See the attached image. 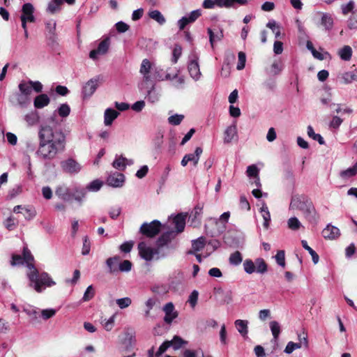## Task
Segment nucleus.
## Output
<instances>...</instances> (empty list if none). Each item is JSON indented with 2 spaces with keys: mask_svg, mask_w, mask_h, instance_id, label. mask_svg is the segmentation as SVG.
Returning <instances> with one entry per match:
<instances>
[{
  "mask_svg": "<svg viewBox=\"0 0 357 357\" xmlns=\"http://www.w3.org/2000/svg\"><path fill=\"white\" fill-rule=\"evenodd\" d=\"M39 146L37 155L43 160H52L65 150L66 136L61 130H53L50 126H42L38 132Z\"/></svg>",
  "mask_w": 357,
  "mask_h": 357,
  "instance_id": "1",
  "label": "nucleus"
},
{
  "mask_svg": "<svg viewBox=\"0 0 357 357\" xmlns=\"http://www.w3.org/2000/svg\"><path fill=\"white\" fill-rule=\"evenodd\" d=\"M33 261V257L27 248H24L23 255H13L10 264L13 266L26 264L29 271L26 273L27 278L30 282L29 286L33 287L38 293H40L45 287L54 286L56 282L51 278L46 272L39 273L38 271L31 263Z\"/></svg>",
  "mask_w": 357,
  "mask_h": 357,
  "instance_id": "2",
  "label": "nucleus"
},
{
  "mask_svg": "<svg viewBox=\"0 0 357 357\" xmlns=\"http://www.w3.org/2000/svg\"><path fill=\"white\" fill-rule=\"evenodd\" d=\"M290 209H298L311 223H317L319 215L311 199L305 195H293L289 204Z\"/></svg>",
  "mask_w": 357,
  "mask_h": 357,
  "instance_id": "3",
  "label": "nucleus"
},
{
  "mask_svg": "<svg viewBox=\"0 0 357 357\" xmlns=\"http://www.w3.org/2000/svg\"><path fill=\"white\" fill-rule=\"evenodd\" d=\"M160 229V222L155 220L149 223H143L140 227L139 231L146 237L153 238L159 234Z\"/></svg>",
  "mask_w": 357,
  "mask_h": 357,
  "instance_id": "4",
  "label": "nucleus"
},
{
  "mask_svg": "<svg viewBox=\"0 0 357 357\" xmlns=\"http://www.w3.org/2000/svg\"><path fill=\"white\" fill-rule=\"evenodd\" d=\"M60 165L63 172L70 174H77L82 169V165L73 158L62 160Z\"/></svg>",
  "mask_w": 357,
  "mask_h": 357,
  "instance_id": "5",
  "label": "nucleus"
},
{
  "mask_svg": "<svg viewBox=\"0 0 357 357\" xmlns=\"http://www.w3.org/2000/svg\"><path fill=\"white\" fill-rule=\"evenodd\" d=\"M198 59L199 57L196 53L192 54V55L190 56V61L188 66L190 75L195 81H198L202 76Z\"/></svg>",
  "mask_w": 357,
  "mask_h": 357,
  "instance_id": "6",
  "label": "nucleus"
},
{
  "mask_svg": "<svg viewBox=\"0 0 357 357\" xmlns=\"http://www.w3.org/2000/svg\"><path fill=\"white\" fill-rule=\"evenodd\" d=\"M176 234L174 231H170L162 234L157 241V248L160 251L162 248H175L176 244H171L172 241L176 237Z\"/></svg>",
  "mask_w": 357,
  "mask_h": 357,
  "instance_id": "7",
  "label": "nucleus"
},
{
  "mask_svg": "<svg viewBox=\"0 0 357 357\" xmlns=\"http://www.w3.org/2000/svg\"><path fill=\"white\" fill-rule=\"evenodd\" d=\"M138 250L140 257L146 261H151L154 255L159 253L158 248L154 249L149 247L144 242L138 244Z\"/></svg>",
  "mask_w": 357,
  "mask_h": 357,
  "instance_id": "8",
  "label": "nucleus"
},
{
  "mask_svg": "<svg viewBox=\"0 0 357 357\" xmlns=\"http://www.w3.org/2000/svg\"><path fill=\"white\" fill-rule=\"evenodd\" d=\"M109 38H105L99 43L98 48L96 50H93L90 52L89 57L93 60H96L98 58V55L105 54L109 50Z\"/></svg>",
  "mask_w": 357,
  "mask_h": 357,
  "instance_id": "9",
  "label": "nucleus"
},
{
  "mask_svg": "<svg viewBox=\"0 0 357 357\" xmlns=\"http://www.w3.org/2000/svg\"><path fill=\"white\" fill-rule=\"evenodd\" d=\"M203 152L201 147H197L194 153L185 154L181 160V165L185 167L189 162H192L193 165L196 167L199 162L200 156Z\"/></svg>",
  "mask_w": 357,
  "mask_h": 357,
  "instance_id": "10",
  "label": "nucleus"
},
{
  "mask_svg": "<svg viewBox=\"0 0 357 357\" xmlns=\"http://www.w3.org/2000/svg\"><path fill=\"white\" fill-rule=\"evenodd\" d=\"M154 67L152 66L151 63L147 59H144L140 66L139 73L143 75L144 82H148L152 81V73Z\"/></svg>",
  "mask_w": 357,
  "mask_h": 357,
  "instance_id": "11",
  "label": "nucleus"
},
{
  "mask_svg": "<svg viewBox=\"0 0 357 357\" xmlns=\"http://www.w3.org/2000/svg\"><path fill=\"white\" fill-rule=\"evenodd\" d=\"M201 15L202 10L200 9H197L192 11L188 17H183L178 21L179 29H184L187 24L195 22Z\"/></svg>",
  "mask_w": 357,
  "mask_h": 357,
  "instance_id": "12",
  "label": "nucleus"
},
{
  "mask_svg": "<svg viewBox=\"0 0 357 357\" xmlns=\"http://www.w3.org/2000/svg\"><path fill=\"white\" fill-rule=\"evenodd\" d=\"M98 78H92L89 79L82 89V96L84 98H90L96 91L98 86Z\"/></svg>",
  "mask_w": 357,
  "mask_h": 357,
  "instance_id": "13",
  "label": "nucleus"
},
{
  "mask_svg": "<svg viewBox=\"0 0 357 357\" xmlns=\"http://www.w3.org/2000/svg\"><path fill=\"white\" fill-rule=\"evenodd\" d=\"M10 101L14 105H18L20 107L24 108L30 104L31 98L18 92L15 93L13 96L10 98Z\"/></svg>",
  "mask_w": 357,
  "mask_h": 357,
  "instance_id": "14",
  "label": "nucleus"
},
{
  "mask_svg": "<svg viewBox=\"0 0 357 357\" xmlns=\"http://www.w3.org/2000/svg\"><path fill=\"white\" fill-rule=\"evenodd\" d=\"M125 181V176L123 174L114 172L111 174L107 180V184L114 188L121 187Z\"/></svg>",
  "mask_w": 357,
  "mask_h": 357,
  "instance_id": "15",
  "label": "nucleus"
},
{
  "mask_svg": "<svg viewBox=\"0 0 357 357\" xmlns=\"http://www.w3.org/2000/svg\"><path fill=\"white\" fill-rule=\"evenodd\" d=\"M124 338L122 340V344H124L127 349L132 348L135 342V333L133 329L128 328L124 331Z\"/></svg>",
  "mask_w": 357,
  "mask_h": 357,
  "instance_id": "16",
  "label": "nucleus"
},
{
  "mask_svg": "<svg viewBox=\"0 0 357 357\" xmlns=\"http://www.w3.org/2000/svg\"><path fill=\"white\" fill-rule=\"evenodd\" d=\"M55 194L63 201H70L73 198L70 188L64 184L59 185L56 188Z\"/></svg>",
  "mask_w": 357,
  "mask_h": 357,
  "instance_id": "17",
  "label": "nucleus"
},
{
  "mask_svg": "<svg viewBox=\"0 0 357 357\" xmlns=\"http://www.w3.org/2000/svg\"><path fill=\"white\" fill-rule=\"evenodd\" d=\"M22 15L20 17H24V20H28L29 22H34L36 18L33 15L34 8L30 3H26L22 8Z\"/></svg>",
  "mask_w": 357,
  "mask_h": 357,
  "instance_id": "18",
  "label": "nucleus"
},
{
  "mask_svg": "<svg viewBox=\"0 0 357 357\" xmlns=\"http://www.w3.org/2000/svg\"><path fill=\"white\" fill-rule=\"evenodd\" d=\"M163 310L165 313V316L164 317V321L167 324H171L172 321L177 317L178 314L176 312H174V306L172 303H167L164 307Z\"/></svg>",
  "mask_w": 357,
  "mask_h": 357,
  "instance_id": "19",
  "label": "nucleus"
},
{
  "mask_svg": "<svg viewBox=\"0 0 357 357\" xmlns=\"http://www.w3.org/2000/svg\"><path fill=\"white\" fill-rule=\"evenodd\" d=\"M340 229L331 225H328L322 231V236L326 239H335L340 236Z\"/></svg>",
  "mask_w": 357,
  "mask_h": 357,
  "instance_id": "20",
  "label": "nucleus"
},
{
  "mask_svg": "<svg viewBox=\"0 0 357 357\" xmlns=\"http://www.w3.org/2000/svg\"><path fill=\"white\" fill-rule=\"evenodd\" d=\"M321 17V25L324 28L326 31H330L333 26L334 20L332 15L326 13H320Z\"/></svg>",
  "mask_w": 357,
  "mask_h": 357,
  "instance_id": "21",
  "label": "nucleus"
},
{
  "mask_svg": "<svg viewBox=\"0 0 357 357\" xmlns=\"http://www.w3.org/2000/svg\"><path fill=\"white\" fill-rule=\"evenodd\" d=\"M206 244V238L203 236L192 241V250L188 252L189 255H195L196 252L202 250Z\"/></svg>",
  "mask_w": 357,
  "mask_h": 357,
  "instance_id": "22",
  "label": "nucleus"
},
{
  "mask_svg": "<svg viewBox=\"0 0 357 357\" xmlns=\"http://www.w3.org/2000/svg\"><path fill=\"white\" fill-rule=\"evenodd\" d=\"M120 260L121 258L119 256L109 257L106 260V265L108 268V272L109 273H115L118 272V267Z\"/></svg>",
  "mask_w": 357,
  "mask_h": 357,
  "instance_id": "23",
  "label": "nucleus"
},
{
  "mask_svg": "<svg viewBox=\"0 0 357 357\" xmlns=\"http://www.w3.org/2000/svg\"><path fill=\"white\" fill-rule=\"evenodd\" d=\"M237 137V128L236 125L228 126L225 131V143H230Z\"/></svg>",
  "mask_w": 357,
  "mask_h": 357,
  "instance_id": "24",
  "label": "nucleus"
},
{
  "mask_svg": "<svg viewBox=\"0 0 357 357\" xmlns=\"http://www.w3.org/2000/svg\"><path fill=\"white\" fill-rule=\"evenodd\" d=\"M119 112L116 110L107 108L104 114V123L105 126H110L113 121L117 118Z\"/></svg>",
  "mask_w": 357,
  "mask_h": 357,
  "instance_id": "25",
  "label": "nucleus"
},
{
  "mask_svg": "<svg viewBox=\"0 0 357 357\" xmlns=\"http://www.w3.org/2000/svg\"><path fill=\"white\" fill-rule=\"evenodd\" d=\"M234 324L238 333L243 337H246L248 333V321L247 320L237 319L235 321Z\"/></svg>",
  "mask_w": 357,
  "mask_h": 357,
  "instance_id": "26",
  "label": "nucleus"
},
{
  "mask_svg": "<svg viewBox=\"0 0 357 357\" xmlns=\"http://www.w3.org/2000/svg\"><path fill=\"white\" fill-rule=\"evenodd\" d=\"M173 222L176 229V233L183 231L185 226V215L178 214L173 220Z\"/></svg>",
  "mask_w": 357,
  "mask_h": 357,
  "instance_id": "27",
  "label": "nucleus"
},
{
  "mask_svg": "<svg viewBox=\"0 0 357 357\" xmlns=\"http://www.w3.org/2000/svg\"><path fill=\"white\" fill-rule=\"evenodd\" d=\"M50 103V98L46 94H40L35 98L34 107L38 109L43 108Z\"/></svg>",
  "mask_w": 357,
  "mask_h": 357,
  "instance_id": "28",
  "label": "nucleus"
},
{
  "mask_svg": "<svg viewBox=\"0 0 357 357\" xmlns=\"http://www.w3.org/2000/svg\"><path fill=\"white\" fill-rule=\"evenodd\" d=\"M260 213L264 219V227L267 229L269 227V222L271 221V214L268 211V206L265 203H263L260 208Z\"/></svg>",
  "mask_w": 357,
  "mask_h": 357,
  "instance_id": "29",
  "label": "nucleus"
},
{
  "mask_svg": "<svg viewBox=\"0 0 357 357\" xmlns=\"http://www.w3.org/2000/svg\"><path fill=\"white\" fill-rule=\"evenodd\" d=\"M24 120L28 126H32L36 124L39 121V116L36 111H31L24 116Z\"/></svg>",
  "mask_w": 357,
  "mask_h": 357,
  "instance_id": "30",
  "label": "nucleus"
},
{
  "mask_svg": "<svg viewBox=\"0 0 357 357\" xmlns=\"http://www.w3.org/2000/svg\"><path fill=\"white\" fill-rule=\"evenodd\" d=\"M236 2L240 5H245L247 0H215L216 5L219 7L231 8Z\"/></svg>",
  "mask_w": 357,
  "mask_h": 357,
  "instance_id": "31",
  "label": "nucleus"
},
{
  "mask_svg": "<svg viewBox=\"0 0 357 357\" xmlns=\"http://www.w3.org/2000/svg\"><path fill=\"white\" fill-rule=\"evenodd\" d=\"M207 32L209 36V41L212 47H213V43L215 41H220L224 37L223 31L222 29H220L217 33H214L211 29L208 28Z\"/></svg>",
  "mask_w": 357,
  "mask_h": 357,
  "instance_id": "32",
  "label": "nucleus"
},
{
  "mask_svg": "<svg viewBox=\"0 0 357 357\" xmlns=\"http://www.w3.org/2000/svg\"><path fill=\"white\" fill-rule=\"evenodd\" d=\"M255 262V271L257 273L264 274L268 271V266L262 258H257Z\"/></svg>",
  "mask_w": 357,
  "mask_h": 357,
  "instance_id": "33",
  "label": "nucleus"
},
{
  "mask_svg": "<svg viewBox=\"0 0 357 357\" xmlns=\"http://www.w3.org/2000/svg\"><path fill=\"white\" fill-rule=\"evenodd\" d=\"M202 213V208L200 207H195L192 211L190 218H192L191 224L194 227L199 225L201 222V215Z\"/></svg>",
  "mask_w": 357,
  "mask_h": 357,
  "instance_id": "34",
  "label": "nucleus"
},
{
  "mask_svg": "<svg viewBox=\"0 0 357 357\" xmlns=\"http://www.w3.org/2000/svg\"><path fill=\"white\" fill-rule=\"evenodd\" d=\"M338 55L344 61H349L352 56V49L349 45H344L342 48L339 50Z\"/></svg>",
  "mask_w": 357,
  "mask_h": 357,
  "instance_id": "35",
  "label": "nucleus"
},
{
  "mask_svg": "<svg viewBox=\"0 0 357 357\" xmlns=\"http://www.w3.org/2000/svg\"><path fill=\"white\" fill-rule=\"evenodd\" d=\"M19 91L21 93L30 97L31 92H32V88L31 85L30 84V81L28 82H21L20 84L18 85Z\"/></svg>",
  "mask_w": 357,
  "mask_h": 357,
  "instance_id": "36",
  "label": "nucleus"
},
{
  "mask_svg": "<svg viewBox=\"0 0 357 357\" xmlns=\"http://www.w3.org/2000/svg\"><path fill=\"white\" fill-rule=\"evenodd\" d=\"M357 174V162L353 167H349L345 170L340 172V176L341 178L347 179L354 176Z\"/></svg>",
  "mask_w": 357,
  "mask_h": 357,
  "instance_id": "37",
  "label": "nucleus"
},
{
  "mask_svg": "<svg viewBox=\"0 0 357 357\" xmlns=\"http://www.w3.org/2000/svg\"><path fill=\"white\" fill-rule=\"evenodd\" d=\"M149 16L152 20L156 21L160 25L164 24L166 22L165 17L158 10H153L149 12Z\"/></svg>",
  "mask_w": 357,
  "mask_h": 357,
  "instance_id": "38",
  "label": "nucleus"
},
{
  "mask_svg": "<svg viewBox=\"0 0 357 357\" xmlns=\"http://www.w3.org/2000/svg\"><path fill=\"white\" fill-rule=\"evenodd\" d=\"M160 93L155 89V86H152L150 90L148 91L147 99L149 102L154 103L159 100Z\"/></svg>",
  "mask_w": 357,
  "mask_h": 357,
  "instance_id": "39",
  "label": "nucleus"
},
{
  "mask_svg": "<svg viewBox=\"0 0 357 357\" xmlns=\"http://www.w3.org/2000/svg\"><path fill=\"white\" fill-rule=\"evenodd\" d=\"M217 293L222 296L223 303L229 304L232 302L233 296L231 291H224L222 289H218Z\"/></svg>",
  "mask_w": 357,
  "mask_h": 357,
  "instance_id": "40",
  "label": "nucleus"
},
{
  "mask_svg": "<svg viewBox=\"0 0 357 357\" xmlns=\"http://www.w3.org/2000/svg\"><path fill=\"white\" fill-rule=\"evenodd\" d=\"M243 261L242 255L239 251L231 253L229 258V262L234 266L239 265Z\"/></svg>",
  "mask_w": 357,
  "mask_h": 357,
  "instance_id": "41",
  "label": "nucleus"
},
{
  "mask_svg": "<svg viewBox=\"0 0 357 357\" xmlns=\"http://www.w3.org/2000/svg\"><path fill=\"white\" fill-rule=\"evenodd\" d=\"M301 244L303 248L307 250L311 255L314 264H317L319 259V255L317 254V252L307 245V243L305 240H302Z\"/></svg>",
  "mask_w": 357,
  "mask_h": 357,
  "instance_id": "42",
  "label": "nucleus"
},
{
  "mask_svg": "<svg viewBox=\"0 0 357 357\" xmlns=\"http://www.w3.org/2000/svg\"><path fill=\"white\" fill-rule=\"evenodd\" d=\"M244 271L248 274H252L256 272L255 271V262L252 259H247L243 261V264Z\"/></svg>",
  "mask_w": 357,
  "mask_h": 357,
  "instance_id": "43",
  "label": "nucleus"
},
{
  "mask_svg": "<svg viewBox=\"0 0 357 357\" xmlns=\"http://www.w3.org/2000/svg\"><path fill=\"white\" fill-rule=\"evenodd\" d=\"M126 158L122 155L116 157L112 163V166L119 170H124L127 166V164H126Z\"/></svg>",
  "mask_w": 357,
  "mask_h": 357,
  "instance_id": "44",
  "label": "nucleus"
},
{
  "mask_svg": "<svg viewBox=\"0 0 357 357\" xmlns=\"http://www.w3.org/2000/svg\"><path fill=\"white\" fill-rule=\"evenodd\" d=\"M61 0H52L47 6V11L51 14L59 11L61 5Z\"/></svg>",
  "mask_w": 357,
  "mask_h": 357,
  "instance_id": "45",
  "label": "nucleus"
},
{
  "mask_svg": "<svg viewBox=\"0 0 357 357\" xmlns=\"http://www.w3.org/2000/svg\"><path fill=\"white\" fill-rule=\"evenodd\" d=\"M269 325L273 338L277 340L281 331L280 326L276 321H271Z\"/></svg>",
  "mask_w": 357,
  "mask_h": 357,
  "instance_id": "46",
  "label": "nucleus"
},
{
  "mask_svg": "<svg viewBox=\"0 0 357 357\" xmlns=\"http://www.w3.org/2000/svg\"><path fill=\"white\" fill-rule=\"evenodd\" d=\"M307 135L310 137L312 138L319 142V144H324L325 142L323 137L319 134H316L311 126H307Z\"/></svg>",
  "mask_w": 357,
  "mask_h": 357,
  "instance_id": "47",
  "label": "nucleus"
},
{
  "mask_svg": "<svg viewBox=\"0 0 357 357\" xmlns=\"http://www.w3.org/2000/svg\"><path fill=\"white\" fill-rule=\"evenodd\" d=\"M266 26L272 30V31L275 33V36L276 38H278L281 36L280 27L277 24L275 20H270L267 24Z\"/></svg>",
  "mask_w": 357,
  "mask_h": 357,
  "instance_id": "48",
  "label": "nucleus"
},
{
  "mask_svg": "<svg viewBox=\"0 0 357 357\" xmlns=\"http://www.w3.org/2000/svg\"><path fill=\"white\" fill-rule=\"evenodd\" d=\"M169 342H170L169 344H171V347L175 350L180 349L183 344L187 343L181 337L177 335H175L173 339Z\"/></svg>",
  "mask_w": 357,
  "mask_h": 357,
  "instance_id": "49",
  "label": "nucleus"
},
{
  "mask_svg": "<svg viewBox=\"0 0 357 357\" xmlns=\"http://www.w3.org/2000/svg\"><path fill=\"white\" fill-rule=\"evenodd\" d=\"M132 264L129 260L119 261L118 272H129L132 268Z\"/></svg>",
  "mask_w": 357,
  "mask_h": 357,
  "instance_id": "50",
  "label": "nucleus"
},
{
  "mask_svg": "<svg viewBox=\"0 0 357 357\" xmlns=\"http://www.w3.org/2000/svg\"><path fill=\"white\" fill-rule=\"evenodd\" d=\"M116 303L121 309H125L131 305L132 300L129 297H124L116 299Z\"/></svg>",
  "mask_w": 357,
  "mask_h": 357,
  "instance_id": "51",
  "label": "nucleus"
},
{
  "mask_svg": "<svg viewBox=\"0 0 357 357\" xmlns=\"http://www.w3.org/2000/svg\"><path fill=\"white\" fill-rule=\"evenodd\" d=\"M283 69V66L280 61H274L271 67L270 73L273 75H277L280 73Z\"/></svg>",
  "mask_w": 357,
  "mask_h": 357,
  "instance_id": "52",
  "label": "nucleus"
},
{
  "mask_svg": "<svg viewBox=\"0 0 357 357\" xmlns=\"http://www.w3.org/2000/svg\"><path fill=\"white\" fill-rule=\"evenodd\" d=\"M302 347V343L301 342H289L284 349V352L286 354H291L295 349H300Z\"/></svg>",
  "mask_w": 357,
  "mask_h": 357,
  "instance_id": "53",
  "label": "nucleus"
},
{
  "mask_svg": "<svg viewBox=\"0 0 357 357\" xmlns=\"http://www.w3.org/2000/svg\"><path fill=\"white\" fill-rule=\"evenodd\" d=\"M183 119H184V116L183 114H176L170 116L168 118V122L171 125L178 126L182 122Z\"/></svg>",
  "mask_w": 357,
  "mask_h": 357,
  "instance_id": "54",
  "label": "nucleus"
},
{
  "mask_svg": "<svg viewBox=\"0 0 357 357\" xmlns=\"http://www.w3.org/2000/svg\"><path fill=\"white\" fill-rule=\"evenodd\" d=\"M287 225L289 228L292 230H298L301 226L300 221L296 217L290 218L287 221Z\"/></svg>",
  "mask_w": 357,
  "mask_h": 357,
  "instance_id": "55",
  "label": "nucleus"
},
{
  "mask_svg": "<svg viewBox=\"0 0 357 357\" xmlns=\"http://www.w3.org/2000/svg\"><path fill=\"white\" fill-rule=\"evenodd\" d=\"M86 195V190L84 189H75V193L73 194V197L80 204H82L83 199Z\"/></svg>",
  "mask_w": 357,
  "mask_h": 357,
  "instance_id": "56",
  "label": "nucleus"
},
{
  "mask_svg": "<svg viewBox=\"0 0 357 357\" xmlns=\"http://www.w3.org/2000/svg\"><path fill=\"white\" fill-rule=\"evenodd\" d=\"M238 63L236 68L238 70H243L245 68V62H246V56L245 54L243 52H239L238 54Z\"/></svg>",
  "mask_w": 357,
  "mask_h": 357,
  "instance_id": "57",
  "label": "nucleus"
},
{
  "mask_svg": "<svg viewBox=\"0 0 357 357\" xmlns=\"http://www.w3.org/2000/svg\"><path fill=\"white\" fill-rule=\"evenodd\" d=\"M178 71L173 75V78L175 81L172 83V85L177 89L181 88L185 83V79L183 76H178Z\"/></svg>",
  "mask_w": 357,
  "mask_h": 357,
  "instance_id": "58",
  "label": "nucleus"
},
{
  "mask_svg": "<svg viewBox=\"0 0 357 357\" xmlns=\"http://www.w3.org/2000/svg\"><path fill=\"white\" fill-rule=\"evenodd\" d=\"M342 79L344 84H349L357 79V75L351 72H347L342 75Z\"/></svg>",
  "mask_w": 357,
  "mask_h": 357,
  "instance_id": "59",
  "label": "nucleus"
},
{
  "mask_svg": "<svg viewBox=\"0 0 357 357\" xmlns=\"http://www.w3.org/2000/svg\"><path fill=\"white\" fill-rule=\"evenodd\" d=\"M102 185V182L99 180H94L91 182L86 187L87 190L90 191L96 192L100 189Z\"/></svg>",
  "mask_w": 357,
  "mask_h": 357,
  "instance_id": "60",
  "label": "nucleus"
},
{
  "mask_svg": "<svg viewBox=\"0 0 357 357\" xmlns=\"http://www.w3.org/2000/svg\"><path fill=\"white\" fill-rule=\"evenodd\" d=\"M94 294H95V292H94L92 285L89 286L86 288V289L84 294V296L82 297V301H90L91 299H92L93 298Z\"/></svg>",
  "mask_w": 357,
  "mask_h": 357,
  "instance_id": "61",
  "label": "nucleus"
},
{
  "mask_svg": "<svg viewBox=\"0 0 357 357\" xmlns=\"http://www.w3.org/2000/svg\"><path fill=\"white\" fill-rule=\"evenodd\" d=\"M275 260L278 265L282 267L285 266V255L284 251L279 250L275 255Z\"/></svg>",
  "mask_w": 357,
  "mask_h": 357,
  "instance_id": "62",
  "label": "nucleus"
},
{
  "mask_svg": "<svg viewBox=\"0 0 357 357\" xmlns=\"http://www.w3.org/2000/svg\"><path fill=\"white\" fill-rule=\"evenodd\" d=\"M183 357H204L202 351L186 349L183 352Z\"/></svg>",
  "mask_w": 357,
  "mask_h": 357,
  "instance_id": "63",
  "label": "nucleus"
},
{
  "mask_svg": "<svg viewBox=\"0 0 357 357\" xmlns=\"http://www.w3.org/2000/svg\"><path fill=\"white\" fill-rule=\"evenodd\" d=\"M348 26L349 29H357V10L353 12L351 17L348 21Z\"/></svg>",
  "mask_w": 357,
  "mask_h": 357,
  "instance_id": "64",
  "label": "nucleus"
}]
</instances>
